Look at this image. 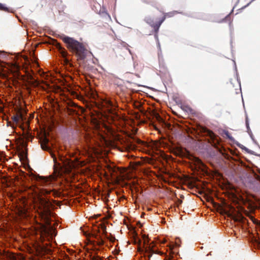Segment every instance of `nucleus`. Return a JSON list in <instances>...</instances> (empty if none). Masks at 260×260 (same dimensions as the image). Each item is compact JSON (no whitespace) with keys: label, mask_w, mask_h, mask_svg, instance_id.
Returning <instances> with one entry per match:
<instances>
[{"label":"nucleus","mask_w":260,"mask_h":260,"mask_svg":"<svg viewBox=\"0 0 260 260\" xmlns=\"http://www.w3.org/2000/svg\"><path fill=\"white\" fill-rule=\"evenodd\" d=\"M101 105L103 108L106 109L109 113L115 114V108L111 101L107 99L103 100Z\"/></svg>","instance_id":"39448f33"},{"label":"nucleus","mask_w":260,"mask_h":260,"mask_svg":"<svg viewBox=\"0 0 260 260\" xmlns=\"http://www.w3.org/2000/svg\"><path fill=\"white\" fill-rule=\"evenodd\" d=\"M136 141L138 144H141L143 143V142L140 139H137Z\"/></svg>","instance_id":"5701e85b"},{"label":"nucleus","mask_w":260,"mask_h":260,"mask_svg":"<svg viewBox=\"0 0 260 260\" xmlns=\"http://www.w3.org/2000/svg\"><path fill=\"white\" fill-rule=\"evenodd\" d=\"M181 108L184 112L187 113L188 114L194 115L196 114L195 111L192 109L189 106L187 105H183L181 106Z\"/></svg>","instance_id":"9b49d317"},{"label":"nucleus","mask_w":260,"mask_h":260,"mask_svg":"<svg viewBox=\"0 0 260 260\" xmlns=\"http://www.w3.org/2000/svg\"><path fill=\"white\" fill-rule=\"evenodd\" d=\"M38 202L40 215L42 217L48 219L50 214V207L51 204L48 200H46L40 197L38 198Z\"/></svg>","instance_id":"f03ea898"},{"label":"nucleus","mask_w":260,"mask_h":260,"mask_svg":"<svg viewBox=\"0 0 260 260\" xmlns=\"http://www.w3.org/2000/svg\"><path fill=\"white\" fill-rule=\"evenodd\" d=\"M56 47L59 51L60 53L61 54L62 56L63 57H66L68 55V52L66 50L58 43H56Z\"/></svg>","instance_id":"f8f14e48"},{"label":"nucleus","mask_w":260,"mask_h":260,"mask_svg":"<svg viewBox=\"0 0 260 260\" xmlns=\"http://www.w3.org/2000/svg\"><path fill=\"white\" fill-rule=\"evenodd\" d=\"M8 123L10 124L11 122H8Z\"/></svg>","instance_id":"c756f323"},{"label":"nucleus","mask_w":260,"mask_h":260,"mask_svg":"<svg viewBox=\"0 0 260 260\" xmlns=\"http://www.w3.org/2000/svg\"><path fill=\"white\" fill-rule=\"evenodd\" d=\"M179 203H180V204H181V203H182V201H181V200H179Z\"/></svg>","instance_id":"c85d7f7f"},{"label":"nucleus","mask_w":260,"mask_h":260,"mask_svg":"<svg viewBox=\"0 0 260 260\" xmlns=\"http://www.w3.org/2000/svg\"><path fill=\"white\" fill-rule=\"evenodd\" d=\"M0 10L9 12V9L1 3H0Z\"/></svg>","instance_id":"dca6fc26"},{"label":"nucleus","mask_w":260,"mask_h":260,"mask_svg":"<svg viewBox=\"0 0 260 260\" xmlns=\"http://www.w3.org/2000/svg\"><path fill=\"white\" fill-rule=\"evenodd\" d=\"M225 135H226V136H227L228 138H230V135H229V133L228 132H226L225 133Z\"/></svg>","instance_id":"a878e982"},{"label":"nucleus","mask_w":260,"mask_h":260,"mask_svg":"<svg viewBox=\"0 0 260 260\" xmlns=\"http://www.w3.org/2000/svg\"><path fill=\"white\" fill-rule=\"evenodd\" d=\"M13 66H14V69L16 71H18L19 70L20 67L18 64L15 63Z\"/></svg>","instance_id":"a211bd4d"},{"label":"nucleus","mask_w":260,"mask_h":260,"mask_svg":"<svg viewBox=\"0 0 260 260\" xmlns=\"http://www.w3.org/2000/svg\"><path fill=\"white\" fill-rule=\"evenodd\" d=\"M144 2L147 3V4H149L150 3V0H144Z\"/></svg>","instance_id":"393cba45"},{"label":"nucleus","mask_w":260,"mask_h":260,"mask_svg":"<svg viewBox=\"0 0 260 260\" xmlns=\"http://www.w3.org/2000/svg\"><path fill=\"white\" fill-rule=\"evenodd\" d=\"M145 20L147 23H148L153 28L155 34V36H156L159 28L161 24H162V23H160V20H159L158 22L155 23L152 18H151V17H146Z\"/></svg>","instance_id":"423d86ee"},{"label":"nucleus","mask_w":260,"mask_h":260,"mask_svg":"<svg viewBox=\"0 0 260 260\" xmlns=\"http://www.w3.org/2000/svg\"><path fill=\"white\" fill-rule=\"evenodd\" d=\"M201 132L205 134V135L209 136L211 141V143H213V145H215L216 143L218 142L216 138V135L211 131L207 129L206 127L201 128Z\"/></svg>","instance_id":"0eeeda50"},{"label":"nucleus","mask_w":260,"mask_h":260,"mask_svg":"<svg viewBox=\"0 0 260 260\" xmlns=\"http://www.w3.org/2000/svg\"><path fill=\"white\" fill-rule=\"evenodd\" d=\"M12 119L16 125L19 122L20 120H23V116L20 111H18L16 114L12 117Z\"/></svg>","instance_id":"1a4fd4ad"},{"label":"nucleus","mask_w":260,"mask_h":260,"mask_svg":"<svg viewBox=\"0 0 260 260\" xmlns=\"http://www.w3.org/2000/svg\"><path fill=\"white\" fill-rule=\"evenodd\" d=\"M40 250L41 252H47V249L45 247H40Z\"/></svg>","instance_id":"aec40b11"},{"label":"nucleus","mask_w":260,"mask_h":260,"mask_svg":"<svg viewBox=\"0 0 260 260\" xmlns=\"http://www.w3.org/2000/svg\"><path fill=\"white\" fill-rule=\"evenodd\" d=\"M60 38L66 44L69 50L75 54L79 62L86 58L88 51L82 43L76 40L73 38L66 36H61Z\"/></svg>","instance_id":"f257e3e1"},{"label":"nucleus","mask_w":260,"mask_h":260,"mask_svg":"<svg viewBox=\"0 0 260 260\" xmlns=\"http://www.w3.org/2000/svg\"><path fill=\"white\" fill-rule=\"evenodd\" d=\"M59 160L63 164L64 166L71 167L72 165V162L71 160L65 158L63 156H62L60 155H59Z\"/></svg>","instance_id":"ddd939ff"},{"label":"nucleus","mask_w":260,"mask_h":260,"mask_svg":"<svg viewBox=\"0 0 260 260\" xmlns=\"http://www.w3.org/2000/svg\"><path fill=\"white\" fill-rule=\"evenodd\" d=\"M93 237L97 240L96 244L99 246H102L104 244V241L102 239L101 236L98 234H94Z\"/></svg>","instance_id":"4468645a"},{"label":"nucleus","mask_w":260,"mask_h":260,"mask_svg":"<svg viewBox=\"0 0 260 260\" xmlns=\"http://www.w3.org/2000/svg\"><path fill=\"white\" fill-rule=\"evenodd\" d=\"M246 124L247 128L248 131H249V123H248V122L247 118H246Z\"/></svg>","instance_id":"4be33fe9"},{"label":"nucleus","mask_w":260,"mask_h":260,"mask_svg":"<svg viewBox=\"0 0 260 260\" xmlns=\"http://www.w3.org/2000/svg\"><path fill=\"white\" fill-rule=\"evenodd\" d=\"M174 12H169L164 13L163 17L160 19V23H162L167 18L174 16Z\"/></svg>","instance_id":"2eb2a0df"},{"label":"nucleus","mask_w":260,"mask_h":260,"mask_svg":"<svg viewBox=\"0 0 260 260\" xmlns=\"http://www.w3.org/2000/svg\"><path fill=\"white\" fill-rule=\"evenodd\" d=\"M103 232H104V233H105V234L107 232H106V226H105L103 227Z\"/></svg>","instance_id":"b1692460"},{"label":"nucleus","mask_w":260,"mask_h":260,"mask_svg":"<svg viewBox=\"0 0 260 260\" xmlns=\"http://www.w3.org/2000/svg\"><path fill=\"white\" fill-rule=\"evenodd\" d=\"M49 142V140L46 138H44L41 141V146L43 150L49 151L51 154V157L53 159V161L55 164H57V157L55 156V154L51 150L50 147L47 145V144Z\"/></svg>","instance_id":"7ed1b4c3"},{"label":"nucleus","mask_w":260,"mask_h":260,"mask_svg":"<svg viewBox=\"0 0 260 260\" xmlns=\"http://www.w3.org/2000/svg\"><path fill=\"white\" fill-rule=\"evenodd\" d=\"M21 154H22V155H24V151H22L21 152Z\"/></svg>","instance_id":"cd10ccee"},{"label":"nucleus","mask_w":260,"mask_h":260,"mask_svg":"<svg viewBox=\"0 0 260 260\" xmlns=\"http://www.w3.org/2000/svg\"><path fill=\"white\" fill-rule=\"evenodd\" d=\"M195 162L198 165H202V162L201 161V160L198 158H195Z\"/></svg>","instance_id":"f3484780"},{"label":"nucleus","mask_w":260,"mask_h":260,"mask_svg":"<svg viewBox=\"0 0 260 260\" xmlns=\"http://www.w3.org/2000/svg\"><path fill=\"white\" fill-rule=\"evenodd\" d=\"M37 180L40 182L42 185L45 186H48L51 184V180L47 177L39 176Z\"/></svg>","instance_id":"6e6552de"},{"label":"nucleus","mask_w":260,"mask_h":260,"mask_svg":"<svg viewBox=\"0 0 260 260\" xmlns=\"http://www.w3.org/2000/svg\"><path fill=\"white\" fill-rule=\"evenodd\" d=\"M49 142V140L46 138H44L41 141V146L43 150L49 151L51 154V157L53 159V161L55 164H57V157L55 156V154L51 150L50 147L47 145V144Z\"/></svg>","instance_id":"20e7f679"},{"label":"nucleus","mask_w":260,"mask_h":260,"mask_svg":"<svg viewBox=\"0 0 260 260\" xmlns=\"http://www.w3.org/2000/svg\"><path fill=\"white\" fill-rule=\"evenodd\" d=\"M92 260H102V259L100 257H99V256H94L92 258Z\"/></svg>","instance_id":"412c9836"},{"label":"nucleus","mask_w":260,"mask_h":260,"mask_svg":"<svg viewBox=\"0 0 260 260\" xmlns=\"http://www.w3.org/2000/svg\"><path fill=\"white\" fill-rule=\"evenodd\" d=\"M10 125H11L12 127H14V126H14V123L13 124V125H11V124Z\"/></svg>","instance_id":"bb28decb"},{"label":"nucleus","mask_w":260,"mask_h":260,"mask_svg":"<svg viewBox=\"0 0 260 260\" xmlns=\"http://www.w3.org/2000/svg\"><path fill=\"white\" fill-rule=\"evenodd\" d=\"M42 193H43L44 195L49 194L51 192H53V195L54 196V197H58L60 196V192L59 191H57L54 189L52 190H49L48 189H43L41 191Z\"/></svg>","instance_id":"9d476101"},{"label":"nucleus","mask_w":260,"mask_h":260,"mask_svg":"<svg viewBox=\"0 0 260 260\" xmlns=\"http://www.w3.org/2000/svg\"><path fill=\"white\" fill-rule=\"evenodd\" d=\"M149 252L150 253V254L149 255V257L151 256L153 253H155L154 251L152 249V248H150V247H149Z\"/></svg>","instance_id":"6ab92c4d"}]
</instances>
